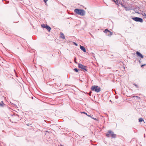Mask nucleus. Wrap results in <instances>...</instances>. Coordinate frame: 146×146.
Returning a JSON list of instances; mask_svg holds the SVG:
<instances>
[{"instance_id":"nucleus-1","label":"nucleus","mask_w":146,"mask_h":146,"mask_svg":"<svg viewBox=\"0 0 146 146\" xmlns=\"http://www.w3.org/2000/svg\"><path fill=\"white\" fill-rule=\"evenodd\" d=\"M74 12L76 14L81 16H84L85 14V12L83 9H76L74 10Z\"/></svg>"},{"instance_id":"nucleus-2","label":"nucleus","mask_w":146,"mask_h":146,"mask_svg":"<svg viewBox=\"0 0 146 146\" xmlns=\"http://www.w3.org/2000/svg\"><path fill=\"white\" fill-rule=\"evenodd\" d=\"M91 90L92 91L98 92L100 91L101 89L100 88L97 86H94L92 87Z\"/></svg>"},{"instance_id":"nucleus-3","label":"nucleus","mask_w":146,"mask_h":146,"mask_svg":"<svg viewBox=\"0 0 146 146\" xmlns=\"http://www.w3.org/2000/svg\"><path fill=\"white\" fill-rule=\"evenodd\" d=\"M108 133L109 134H107L106 136L107 137H109L110 135H111L112 137L115 138L116 137V135L113 133V132L111 130L108 131Z\"/></svg>"},{"instance_id":"nucleus-4","label":"nucleus","mask_w":146,"mask_h":146,"mask_svg":"<svg viewBox=\"0 0 146 146\" xmlns=\"http://www.w3.org/2000/svg\"><path fill=\"white\" fill-rule=\"evenodd\" d=\"M132 19L137 22H139L140 23H142L143 22V20L142 19L140 18L135 17L132 18Z\"/></svg>"},{"instance_id":"nucleus-5","label":"nucleus","mask_w":146,"mask_h":146,"mask_svg":"<svg viewBox=\"0 0 146 146\" xmlns=\"http://www.w3.org/2000/svg\"><path fill=\"white\" fill-rule=\"evenodd\" d=\"M78 67L79 68H81L83 69V71H87V70L86 68V67L84 66L83 65L81 64H79Z\"/></svg>"},{"instance_id":"nucleus-6","label":"nucleus","mask_w":146,"mask_h":146,"mask_svg":"<svg viewBox=\"0 0 146 146\" xmlns=\"http://www.w3.org/2000/svg\"><path fill=\"white\" fill-rule=\"evenodd\" d=\"M104 32L105 33H107L108 32V33H110V35H112V33H111V32L109 30H108V29H106L105 31H104ZM108 35H110L109 34H108Z\"/></svg>"},{"instance_id":"nucleus-7","label":"nucleus","mask_w":146,"mask_h":146,"mask_svg":"<svg viewBox=\"0 0 146 146\" xmlns=\"http://www.w3.org/2000/svg\"><path fill=\"white\" fill-rule=\"evenodd\" d=\"M136 54L139 57L141 58H143V55L138 52L137 51L136 52Z\"/></svg>"},{"instance_id":"nucleus-8","label":"nucleus","mask_w":146,"mask_h":146,"mask_svg":"<svg viewBox=\"0 0 146 146\" xmlns=\"http://www.w3.org/2000/svg\"><path fill=\"white\" fill-rule=\"evenodd\" d=\"M80 49L82 50L84 52H86V50L84 46H80Z\"/></svg>"},{"instance_id":"nucleus-9","label":"nucleus","mask_w":146,"mask_h":146,"mask_svg":"<svg viewBox=\"0 0 146 146\" xmlns=\"http://www.w3.org/2000/svg\"><path fill=\"white\" fill-rule=\"evenodd\" d=\"M45 28H46L49 32L50 31V30L51 29V28L49 26L47 25H46Z\"/></svg>"},{"instance_id":"nucleus-10","label":"nucleus","mask_w":146,"mask_h":146,"mask_svg":"<svg viewBox=\"0 0 146 146\" xmlns=\"http://www.w3.org/2000/svg\"><path fill=\"white\" fill-rule=\"evenodd\" d=\"M60 37L63 39H65V36L63 33H60Z\"/></svg>"},{"instance_id":"nucleus-11","label":"nucleus","mask_w":146,"mask_h":146,"mask_svg":"<svg viewBox=\"0 0 146 146\" xmlns=\"http://www.w3.org/2000/svg\"><path fill=\"white\" fill-rule=\"evenodd\" d=\"M4 105H5V104H4L3 102L2 101L0 103V106H3Z\"/></svg>"},{"instance_id":"nucleus-12","label":"nucleus","mask_w":146,"mask_h":146,"mask_svg":"<svg viewBox=\"0 0 146 146\" xmlns=\"http://www.w3.org/2000/svg\"><path fill=\"white\" fill-rule=\"evenodd\" d=\"M139 121L140 122H142V121H144V120H143V119L142 118H139Z\"/></svg>"},{"instance_id":"nucleus-13","label":"nucleus","mask_w":146,"mask_h":146,"mask_svg":"<svg viewBox=\"0 0 146 146\" xmlns=\"http://www.w3.org/2000/svg\"><path fill=\"white\" fill-rule=\"evenodd\" d=\"M46 25L44 24L41 25V26L43 28H45Z\"/></svg>"},{"instance_id":"nucleus-14","label":"nucleus","mask_w":146,"mask_h":146,"mask_svg":"<svg viewBox=\"0 0 146 146\" xmlns=\"http://www.w3.org/2000/svg\"><path fill=\"white\" fill-rule=\"evenodd\" d=\"M142 15L145 17L146 15V14L144 12H143L142 13Z\"/></svg>"},{"instance_id":"nucleus-15","label":"nucleus","mask_w":146,"mask_h":146,"mask_svg":"<svg viewBox=\"0 0 146 146\" xmlns=\"http://www.w3.org/2000/svg\"><path fill=\"white\" fill-rule=\"evenodd\" d=\"M74 70L76 72H78V70L77 68H74Z\"/></svg>"},{"instance_id":"nucleus-16","label":"nucleus","mask_w":146,"mask_h":146,"mask_svg":"<svg viewBox=\"0 0 146 146\" xmlns=\"http://www.w3.org/2000/svg\"><path fill=\"white\" fill-rule=\"evenodd\" d=\"M114 1L116 3V4H117L118 3V2L117 0H116V1L114 0Z\"/></svg>"},{"instance_id":"nucleus-17","label":"nucleus","mask_w":146,"mask_h":146,"mask_svg":"<svg viewBox=\"0 0 146 146\" xmlns=\"http://www.w3.org/2000/svg\"><path fill=\"white\" fill-rule=\"evenodd\" d=\"M133 84L134 85L136 88L138 87L137 85L135 84Z\"/></svg>"},{"instance_id":"nucleus-18","label":"nucleus","mask_w":146,"mask_h":146,"mask_svg":"<svg viewBox=\"0 0 146 146\" xmlns=\"http://www.w3.org/2000/svg\"><path fill=\"white\" fill-rule=\"evenodd\" d=\"M76 58L75 57V58H74V62L76 63H77V62H76Z\"/></svg>"},{"instance_id":"nucleus-19","label":"nucleus","mask_w":146,"mask_h":146,"mask_svg":"<svg viewBox=\"0 0 146 146\" xmlns=\"http://www.w3.org/2000/svg\"><path fill=\"white\" fill-rule=\"evenodd\" d=\"M86 115L88 117H91L92 118H93L91 116V115H87V114H86Z\"/></svg>"},{"instance_id":"nucleus-20","label":"nucleus","mask_w":146,"mask_h":146,"mask_svg":"<svg viewBox=\"0 0 146 146\" xmlns=\"http://www.w3.org/2000/svg\"><path fill=\"white\" fill-rule=\"evenodd\" d=\"M48 0H43L44 1L45 3H46Z\"/></svg>"},{"instance_id":"nucleus-21","label":"nucleus","mask_w":146,"mask_h":146,"mask_svg":"<svg viewBox=\"0 0 146 146\" xmlns=\"http://www.w3.org/2000/svg\"><path fill=\"white\" fill-rule=\"evenodd\" d=\"M145 65V64H143V65H142L141 66V67H143V66H144Z\"/></svg>"},{"instance_id":"nucleus-22","label":"nucleus","mask_w":146,"mask_h":146,"mask_svg":"<svg viewBox=\"0 0 146 146\" xmlns=\"http://www.w3.org/2000/svg\"><path fill=\"white\" fill-rule=\"evenodd\" d=\"M74 44L76 45V46H77V44L75 42H74Z\"/></svg>"},{"instance_id":"nucleus-23","label":"nucleus","mask_w":146,"mask_h":146,"mask_svg":"<svg viewBox=\"0 0 146 146\" xmlns=\"http://www.w3.org/2000/svg\"><path fill=\"white\" fill-rule=\"evenodd\" d=\"M83 113H84V114H85L86 115L87 113H85V112H82Z\"/></svg>"},{"instance_id":"nucleus-24","label":"nucleus","mask_w":146,"mask_h":146,"mask_svg":"<svg viewBox=\"0 0 146 146\" xmlns=\"http://www.w3.org/2000/svg\"><path fill=\"white\" fill-rule=\"evenodd\" d=\"M30 125V124H29V123H28V124H27V125L29 126V125Z\"/></svg>"},{"instance_id":"nucleus-25","label":"nucleus","mask_w":146,"mask_h":146,"mask_svg":"<svg viewBox=\"0 0 146 146\" xmlns=\"http://www.w3.org/2000/svg\"><path fill=\"white\" fill-rule=\"evenodd\" d=\"M115 98H117V96H115Z\"/></svg>"},{"instance_id":"nucleus-26","label":"nucleus","mask_w":146,"mask_h":146,"mask_svg":"<svg viewBox=\"0 0 146 146\" xmlns=\"http://www.w3.org/2000/svg\"><path fill=\"white\" fill-rule=\"evenodd\" d=\"M144 18H146V16H145L144 17Z\"/></svg>"},{"instance_id":"nucleus-27","label":"nucleus","mask_w":146,"mask_h":146,"mask_svg":"<svg viewBox=\"0 0 146 146\" xmlns=\"http://www.w3.org/2000/svg\"><path fill=\"white\" fill-rule=\"evenodd\" d=\"M135 97H137V98H138V96H136Z\"/></svg>"},{"instance_id":"nucleus-28","label":"nucleus","mask_w":146,"mask_h":146,"mask_svg":"<svg viewBox=\"0 0 146 146\" xmlns=\"http://www.w3.org/2000/svg\"><path fill=\"white\" fill-rule=\"evenodd\" d=\"M110 101V102H111V100Z\"/></svg>"}]
</instances>
